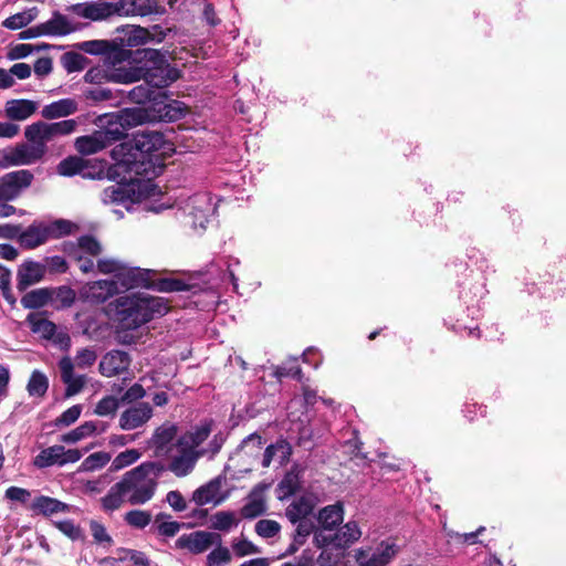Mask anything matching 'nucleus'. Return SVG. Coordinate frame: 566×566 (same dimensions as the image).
<instances>
[{
	"instance_id": "obj_1",
	"label": "nucleus",
	"mask_w": 566,
	"mask_h": 566,
	"mask_svg": "<svg viewBox=\"0 0 566 566\" xmlns=\"http://www.w3.org/2000/svg\"><path fill=\"white\" fill-rule=\"evenodd\" d=\"M164 143V136L157 132L137 135L133 140L116 145L111 156L114 164L107 169V177L117 184L105 188L101 193L104 205H117L127 211L138 200L134 181L138 176L147 175L156 163H151L153 154Z\"/></svg>"
},
{
	"instance_id": "obj_2",
	"label": "nucleus",
	"mask_w": 566,
	"mask_h": 566,
	"mask_svg": "<svg viewBox=\"0 0 566 566\" xmlns=\"http://www.w3.org/2000/svg\"><path fill=\"white\" fill-rule=\"evenodd\" d=\"M108 60L114 66L108 78L115 83L144 80L154 88H165L180 76L178 69L171 66L166 55L156 49L117 50L108 55Z\"/></svg>"
},
{
	"instance_id": "obj_3",
	"label": "nucleus",
	"mask_w": 566,
	"mask_h": 566,
	"mask_svg": "<svg viewBox=\"0 0 566 566\" xmlns=\"http://www.w3.org/2000/svg\"><path fill=\"white\" fill-rule=\"evenodd\" d=\"M164 470L165 467L160 462L146 461L125 472L102 499L103 509L115 511L124 503L130 505L148 503L155 496L158 479Z\"/></svg>"
},
{
	"instance_id": "obj_4",
	"label": "nucleus",
	"mask_w": 566,
	"mask_h": 566,
	"mask_svg": "<svg viewBox=\"0 0 566 566\" xmlns=\"http://www.w3.org/2000/svg\"><path fill=\"white\" fill-rule=\"evenodd\" d=\"M168 307L161 297L146 292L130 293L116 300V314L122 326L135 329L151 321L155 316L166 314Z\"/></svg>"
},
{
	"instance_id": "obj_5",
	"label": "nucleus",
	"mask_w": 566,
	"mask_h": 566,
	"mask_svg": "<svg viewBox=\"0 0 566 566\" xmlns=\"http://www.w3.org/2000/svg\"><path fill=\"white\" fill-rule=\"evenodd\" d=\"M211 433V427L208 423L200 424L190 431L180 434L177 440V454L171 457L168 470L177 478L189 475L197 461L205 457L199 447L208 439Z\"/></svg>"
},
{
	"instance_id": "obj_6",
	"label": "nucleus",
	"mask_w": 566,
	"mask_h": 566,
	"mask_svg": "<svg viewBox=\"0 0 566 566\" xmlns=\"http://www.w3.org/2000/svg\"><path fill=\"white\" fill-rule=\"evenodd\" d=\"M97 354L93 348H82L76 353L74 361L70 357H63L59 361L62 381L66 385V396L77 395L84 387L86 378L83 375H74V366L85 369L94 365Z\"/></svg>"
},
{
	"instance_id": "obj_7",
	"label": "nucleus",
	"mask_w": 566,
	"mask_h": 566,
	"mask_svg": "<svg viewBox=\"0 0 566 566\" xmlns=\"http://www.w3.org/2000/svg\"><path fill=\"white\" fill-rule=\"evenodd\" d=\"M76 128L74 119H64L56 123L38 122L29 125L24 130L25 138L36 146H42L46 153V144L59 136L72 134Z\"/></svg>"
},
{
	"instance_id": "obj_8",
	"label": "nucleus",
	"mask_w": 566,
	"mask_h": 566,
	"mask_svg": "<svg viewBox=\"0 0 566 566\" xmlns=\"http://www.w3.org/2000/svg\"><path fill=\"white\" fill-rule=\"evenodd\" d=\"M361 530L357 522L349 521L339 525L331 535H323L322 532H315L313 544L317 548L332 546L335 549L346 551L361 537Z\"/></svg>"
},
{
	"instance_id": "obj_9",
	"label": "nucleus",
	"mask_w": 566,
	"mask_h": 566,
	"mask_svg": "<svg viewBox=\"0 0 566 566\" xmlns=\"http://www.w3.org/2000/svg\"><path fill=\"white\" fill-rule=\"evenodd\" d=\"M125 133L122 127H108L103 130H96L91 135L77 137L75 148L82 155L96 154L113 143L124 138Z\"/></svg>"
},
{
	"instance_id": "obj_10",
	"label": "nucleus",
	"mask_w": 566,
	"mask_h": 566,
	"mask_svg": "<svg viewBox=\"0 0 566 566\" xmlns=\"http://www.w3.org/2000/svg\"><path fill=\"white\" fill-rule=\"evenodd\" d=\"M399 553V546L392 538L381 541L373 553L368 548L355 551L357 566H387Z\"/></svg>"
},
{
	"instance_id": "obj_11",
	"label": "nucleus",
	"mask_w": 566,
	"mask_h": 566,
	"mask_svg": "<svg viewBox=\"0 0 566 566\" xmlns=\"http://www.w3.org/2000/svg\"><path fill=\"white\" fill-rule=\"evenodd\" d=\"M178 431V426L170 421H165L154 430L147 446L154 451L155 457H171L174 449H177V440L180 437Z\"/></svg>"
},
{
	"instance_id": "obj_12",
	"label": "nucleus",
	"mask_w": 566,
	"mask_h": 566,
	"mask_svg": "<svg viewBox=\"0 0 566 566\" xmlns=\"http://www.w3.org/2000/svg\"><path fill=\"white\" fill-rule=\"evenodd\" d=\"M78 449H65L62 444H54L40 451L33 459V465L38 469H45L53 465L64 467L75 463L83 457Z\"/></svg>"
},
{
	"instance_id": "obj_13",
	"label": "nucleus",
	"mask_w": 566,
	"mask_h": 566,
	"mask_svg": "<svg viewBox=\"0 0 566 566\" xmlns=\"http://www.w3.org/2000/svg\"><path fill=\"white\" fill-rule=\"evenodd\" d=\"M102 253L101 243L91 235H83L77 240L76 245L70 248L69 254L76 262L83 273L94 270L93 258Z\"/></svg>"
},
{
	"instance_id": "obj_14",
	"label": "nucleus",
	"mask_w": 566,
	"mask_h": 566,
	"mask_svg": "<svg viewBox=\"0 0 566 566\" xmlns=\"http://www.w3.org/2000/svg\"><path fill=\"white\" fill-rule=\"evenodd\" d=\"M214 209L212 198L207 192H200L189 197L182 206L184 212L192 219V227L201 229H205Z\"/></svg>"
},
{
	"instance_id": "obj_15",
	"label": "nucleus",
	"mask_w": 566,
	"mask_h": 566,
	"mask_svg": "<svg viewBox=\"0 0 566 566\" xmlns=\"http://www.w3.org/2000/svg\"><path fill=\"white\" fill-rule=\"evenodd\" d=\"M222 543L221 536L217 533L196 531L180 535L175 542L177 549H184L191 554L199 555L207 552L214 544Z\"/></svg>"
},
{
	"instance_id": "obj_16",
	"label": "nucleus",
	"mask_w": 566,
	"mask_h": 566,
	"mask_svg": "<svg viewBox=\"0 0 566 566\" xmlns=\"http://www.w3.org/2000/svg\"><path fill=\"white\" fill-rule=\"evenodd\" d=\"M33 180L30 170H17L4 175L0 179V200L15 199L22 189L29 187Z\"/></svg>"
},
{
	"instance_id": "obj_17",
	"label": "nucleus",
	"mask_w": 566,
	"mask_h": 566,
	"mask_svg": "<svg viewBox=\"0 0 566 566\" xmlns=\"http://www.w3.org/2000/svg\"><path fill=\"white\" fill-rule=\"evenodd\" d=\"M154 410L148 402H137L126 408L119 416L118 426L130 431L145 426L153 417Z\"/></svg>"
},
{
	"instance_id": "obj_18",
	"label": "nucleus",
	"mask_w": 566,
	"mask_h": 566,
	"mask_svg": "<svg viewBox=\"0 0 566 566\" xmlns=\"http://www.w3.org/2000/svg\"><path fill=\"white\" fill-rule=\"evenodd\" d=\"M71 11L84 19L93 21L105 20L114 14H119V7L114 3L88 1L83 3H76L71 7Z\"/></svg>"
},
{
	"instance_id": "obj_19",
	"label": "nucleus",
	"mask_w": 566,
	"mask_h": 566,
	"mask_svg": "<svg viewBox=\"0 0 566 566\" xmlns=\"http://www.w3.org/2000/svg\"><path fill=\"white\" fill-rule=\"evenodd\" d=\"M318 526L315 532L331 535L344 521V505L340 502L324 506L317 514Z\"/></svg>"
},
{
	"instance_id": "obj_20",
	"label": "nucleus",
	"mask_w": 566,
	"mask_h": 566,
	"mask_svg": "<svg viewBox=\"0 0 566 566\" xmlns=\"http://www.w3.org/2000/svg\"><path fill=\"white\" fill-rule=\"evenodd\" d=\"M130 357L123 350L107 353L99 363V373L105 377H114L128 369Z\"/></svg>"
},
{
	"instance_id": "obj_21",
	"label": "nucleus",
	"mask_w": 566,
	"mask_h": 566,
	"mask_svg": "<svg viewBox=\"0 0 566 566\" xmlns=\"http://www.w3.org/2000/svg\"><path fill=\"white\" fill-rule=\"evenodd\" d=\"M114 280L117 281V286L119 290H129L148 285L149 273L146 270L128 266L124 263Z\"/></svg>"
},
{
	"instance_id": "obj_22",
	"label": "nucleus",
	"mask_w": 566,
	"mask_h": 566,
	"mask_svg": "<svg viewBox=\"0 0 566 566\" xmlns=\"http://www.w3.org/2000/svg\"><path fill=\"white\" fill-rule=\"evenodd\" d=\"M42 146L36 144H21L10 150L7 159L12 165H31L44 156Z\"/></svg>"
},
{
	"instance_id": "obj_23",
	"label": "nucleus",
	"mask_w": 566,
	"mask_h": 566,
	"mask_svg": "<svg viewBox=\"0 0 566 566\" xmlns=\"http://www.w3.org/2000/svg\"><path fill=\"white\" fill-rule=\"evenodd\" d=\"M50 238L45 222H33L25 230L20 229L19 242L27 249H34Z\"/></svg>"
},
{
	"instance_id": "obj_24",
	"label": "nucleus",
	"mask_w": 566,
	"mask_h": 566,
	"mask_svg": "<svg viewBox=\"0 0 566 566\" xmlns=\"http://www.w3.org/2000/svg\"><path fill=\"white\" fill-rule=\"evenodd\" d=\"M118 292L119 287L117 286V281L114 279L98 280L87 285L86 297L92 302L103 303Z\"/></svg>"
},
{
	"instance_id": "obj_25",
	"label": "nucleus",
	"mask_w": 566,
	"mask_h": 566,
	"mask_svg": "<svg viewBox=\"0 0 566 566\" xmlns=\"http://www.w3.org/2000/svg\"><path fill=\"white\" fill-rule=\"evenodd\" d=\"M44 266L38 262H24L18 271V289L25 290L30 285L40 282L44 275Z\"/></svg>"
},
{
	"instance_id": "obj_26",
	"label": "nucleus",
	"mask_w": 566,
	"mask_h": 566,
	"mask_svg": "<svg viewBox=\"0 0 566 566\" xmlns=\"http://www.w3.org/2000/svg\"><path fill=\"white\" fill-rule=\"evenodd\" d=\"M314 506L315 503L313 499L311 496L303 495L289 504L285 510V515L292 524H295L303 518H310L308 516L312 514Z\"/></svg>"
},
{
	"instance_id": "obj_27",
	"label": "nucleus",
	"mask_w": 566,
	"mask_h": 566,
	"mask_svg": "<svg viewBox=\"0 0 566 566\" xmlns=\"http://www.w3.org/2000/svg\"><path fill=\"white\" fill-rule=\"evenodd\" d=\"M221 489V482L219 479L211 480L207 484L198 488L192 493V501L199 505H206L209 503L219 504L221 499L219 496Z\"/></svg>"
},
{
	"instance_id": "obj_28",
	"label": "nucleus",
	"mask_w": 566,
	"mask_h": 566,
	"mask_svg": "<svg viewBox=\"0 0 566 566\" xmlns=\"http://www.w3.org/2000/svg\"><path fill=\"white\" fill-rule=\"evenodd\" d=\"M38 108V104L29 99H11L6 104V115L12 120H25Z\"/></svg>"
},
{
	"instance_id": "obj_29",
	"label": "nucleus",
	"mask_w": 566,
	"mask_h": 566,
	"mask_svg": "<svg viewBox=\"0 0 566 566\" xmlns=\"http://www.w3.org/2000/svg\"><path fill=\"white\" fill-rule=\"evenodd\" d=\"M77 111V103L72 98H62L45 105L42 111V117L55 119L74 114Z\"/></svg>"
},
{
	"instance_id": "obj_30",
	"label": "nucleus",
	"mask_w": 566,
	"mask_h": 566,
	"mask_svg": "<svg viewBox=\"0 0 566 566\" xmlns=\"http://www.w3.org/2000/svg\"><path fill=\"white\" fill-rule=\"evenodd\" d=\"M295 531L293 533V541L287 548V554L296 553L303 546L311 534L314 535L316 531L315 523L311 518H303L294 524Z\"/></svg>"
},
{
	"instance_id": "obj_31",
	"label": "nucleus",
	"mask_w": 566,
	"mask_h": 566,
	"mask_svg": "<svg viewBox=\"0 0 566 566\" xmlns=\"http://www.w3.org/2000/svg\"><path fill=\"white\" fill-rule=\"evenodd\" d=\"M31 509L43 515H53L67 511V504L45 495H41L34 499Z\"/></svg>"
},
{
	"instance_id": "obj_32",
	"label": "nucleus",
	"mask_w": 566,
	"mask_h": 566,
	"mask_svg": "<svg viewBox=\"0 0 566 566\" xmlns=\"http://www.w3.org/2000/svg\"><path fill=\"white\" fill-rule=\"evenodd\" d=\"M53 291L48 289L33 290L21 298V304L24 308H40L49 304L52 300Z\"/></svg>"
},
{
	"instance_id": "obj_33",
	"label": "nucleus",
	"mask_w": 566,
	"mask_h": 566,
	"mask_svg": "<svg viewBox=\"0 0 566 566\" xmlns=\"http://www.w3.org/2000/svg\"><path fill=\"white\" fill-rule=\"evenodd\" d=\"M39 10L33 7L25 11L10 15L2 22V27L9 30H19L27 27L33 20L36 19Z\"/></svg>"
},
{
	"instance_id": "obj_34",
	"label": "nucleus",
	"mask_w": 566,
	"mask_h": 566,
	"mask_svg": "<svg viewBox=\"0 0 566 566\" xmlns=\"http://www.w3.org/2000/svg\"><path fill=\"white\" fill-rule=\"evenodd\" d=\"M96 431V423L94 421H85L81 426L64 433L60 437V441L63 443H76L83 439L93 436Z\"/></svg>"
},
{
	"instance_id": "obj_35",
	"label": "nucleus",
	"mask_w": 566,
	"mask_h": 566,
	"mask_svg": "<svg viewBox=\"0 0 566 566\" xmlns=\"http://www.w3.org/2000/svg\"><path fill=\"white\" fill-rule=\"evenodd\" d=\"M291 454V448L289 443L284 440H280L275 442L274 444H270L266 447L263 459H262V467L268 468L270 467L273 458L277 455L280 458V462H284L289 455Z\"/></svg>"
},
{
	"instance_id": "obj_36",
	"label": "nucleus",
	"mask_w": 566,
	"mask_h": 566,
	"mask_svg": "<svg viewBox=\"0 0 566 566\" xmlns=\"http://www.w3.org/2000/svg\"><path fill=\"white\" fill-rule=\"evenodd\" d=\"M41 28L43 35H64L71 31L67 20L59 13H55L49 21L41 23Z\"/></svg>"
},
{
	"instance_id": "obj_37",
	"label": "nucleus",
	"mask_w": 566,
	"mask_h": 566,
	"mask_svg": "<svg viewBox=\"0 0 566 566\" xmlns=\"http://www.w3.org/2000/svg\"><path fill=\"white\" fill-rule=\"evenodd\" d=\"M86 168V163L83 159L70 156L60 161L57 165V174L64 177H72L75 175H83Z\"/></svg>"
},
{
	"instance_id": "obj_38",
	"label": "nucleus",
	"mask_w": 566,
	"mask_h": 566,
	"mask_svg": "<svg viewBox=\"0 0 566 566\" xmlns=\"http://www.w3.org/2000/svg\"><path fill=\"white\" fill-rule=\"evenodd\" d=\"M112 459L111 453L98 451L85 458L78 467V472H92L104 468Z\"/></svg>"
},
{
	"instance_id": "obj_39",
	"label": "nucleus",
	"mask_w": 566,
	"mask_h": 566,
	"mask_svg": "<svg viewBox=\"0 0 566 566\" xmlns=\"http://www.w3.org/2000/svg\"><path fill=\"white\" fill-rule=\"evenodd\" d=\"M49 388L48 377L39 371L34 370L29 379L27 389L31 397H43Z\"/></svg>"
},
{
	"instance_id": "obj_40",
	"label": "nucleus",
	"mask_w": 566,
	"mask_h": 566,
	"mask_svg": "<svg viewBox=\"0 0 566 566\" xmlns=\"http://www.w3.org/2000/svg\"><path fill=\"white\" fill-rule=\"evenodd\" d=\"M142 457V452L137 449H127L118 453L111 463L109 470L119 471L137 462Z\"/></svg>"
},
{
	"instance_id": "obj_41",
	"label": "nucleus",
	"mask_w": 566,
	"mask_h": 566,
	"mask_svg": "<svg viewBox=\"0 0 566 566\" xmlns=\"http://www.w3.org/2000/svg\"><path fill=\"white\" fill-rule=\"evenodd\" d=\"M124 521L132 527L143 530L151 522V514L148 511L132 510L124 515Z\"/></svg>"
},
{
	"instance_id": "obj_42",
	"label": "nucleus",
	"mask_w": 566,
	"mask_h": 566,
	"mask_svg": "<svg viewBox=\"0 0 566 566\" xmlns=\"http://www.w3.org/2000/svg\"><path fill=\"white\" fill-rule=\"evenodd\" d=\"M150 32L142 27H132L126 33L125 43L128 46H139L151 41Z\"/></svg>"
},
{
	"instance_id": "obj_43",
	"label": "nucleus",
	"mask_w": 566,
	"mask_h": 566,
	"mask_svg": "<svg viewBox=\"0 0 566 566\" xmlns=\"http://www.w3.org/2000/svg\"><path fill=\"white\" fill-rule=\"evenodd\" d=\"M120 403L119 398L112 395L105 396L96 403L94 412L101 417L114 416Z\"/></svg>"
},
{
	"instance_id": "obj_44",
	"label": "nucleus",
	"mask_w": 566,
	"mask_h": 566,
	"mask_svg": "<svg viewBox=\"0 0 566 566\" xmlns=\"http://www.w3.org/2000/svg\"><path fill=\"white\" fill-rule=\"evenodd\" d=\"M157 93L151 88L150 84H140L135 86L128 94L129 99L136 104H145L156 98Z\"/></svg>"
},
{
	"instance_id": "obj_45",
	"label": "nucleus",
	"mask_w": 566,
	"mask_h": 566,
	"mask_svg": "<svg viewBox=\"0 0 566 566\" xmlns=\"http://www.w3.org/2000/svg\"><path fill=\"white\" fill-rule=\"evenodd\" d=\"M235 525V515L232 512H217L211 517V527L217 531L227 532Z\"/></svg>"
},
{
	"instance_id": "obj_46",
	"label": "nucleus",
	"mask_w": 566,
	"mask_h": 566,
	"mask_svg": "<svg viewBox=\"0 0 566 566\" xmlns=\"http://www.w3.org/2000/svg\"><path fill=\"white\" fill-rule=\"evenodd\" d=\"M212 549L207 556V566H221L231 560V553L228 547L220 544H214Z\"/></svg>"
},
{
	"instance_id": "obj_47",
	"label": "nucleus",
	"mask_w": 566,
	"mask_h": 566,
	"mask_svg": "<svg viewBox=\"0 0 566 566\" xmlns=\"http://www.w3.org/2000/svg\"><path fill=\"white\" fill-rule=\"evenodd\" d=\"M62 63L67 72H78L86 66V57L76 52H67L63 54Z\"/></svg>"
},
{
	"instance_id": "obj_48",
	"label": "nucleus",
	"mask_w": 566,
	"mask_h": 566,
	"mask_svg": "<svg viewBox=\"0 0 566 566\" xmlns=\"http://www.w3.org/2000/svg\"><path fill=\"white\" fill-rule=\"evenodd\" d=\"M154 1L153 0H130L129 8L126 10V14L145 17L153 12Z\"/></svg>"
},
{
	"instance_id": "obj_49",
	"label": "nucleus",
	"mask_w": 566,
	"mask_h": 566,
	"mask_svg": "<svg viewBox=\"0 0 566 566\" xmlns=\"http://www.w3.org/2000/svg\"><path fill=\"white\" fill-rule=\"evenodd\" d=\"M300 485L298 476L294 473H287L279 484L280 497L294 494Z\"/></svg>"
},
{
	"instance_id": "obj_50",
	"label": "nucleus",
	"mask_w": 566,
	"mask_h": 566,
	"mask_svg": "<svg viewBox=\"0 0 566 566\" xmlns=\"http://www.w3.org/2000/svg\"><path fill=\"white\" fill-rule=\"evenodd\" d=\"M280 524L273 520H260L255 524V532L264 538H271L280 532Z\"/></svg>"
},
{
	"instance_id": "obj_51",
	"label": "nucleus",
	"mask_w": 566,
	"mask_h": 566,
	"mask_svg": "<svg viewBox=\"0 0 566 566\" xmlns=\"http://www.w3.org/2000/svg\"><path fill=\"white\" fill-rule=\"evenodd\" d=\"M265 511V503L261 497H252L243 507L242 515L245 518H254Z\"/></svg>"
},
{
	"instance_id": "obj_52",
	"label": "nucleus",
	"mask_w": 566,
	"mask_h": 566,
	"mask_svg": "<svg viewBox=\"0 0 566 566\" xmlns=\"http://www.w3.org/2000/svg\"><path fill=\"white\" fill-rule=\"evenodd\" d=\"M273 374L279 379L283 377H292L298 379L301 377V368L296 364V360L293 359L281 366H276Z\"/></svg>"
},
{
	"instance_id": "obj_53",
	"label": "nucleus",
	"mask_w": 566,
	"mask_h": 566,
	"mask_svg": "<svg viewBox=\"0 0 566 566\" xmlns=\"http://www.w3.org/2000/svg\"><path fill=\"white\" fill-rule=\"evenodd\" d=\"M92 536L94 541L101 545L111 546L113 543L112 537L107 533L104 525L98 522L92 521L90 524Z\"/></svg>"
},
{
	"instance_id": "obj_54",
	"label": "nucleus",
	"mask_w": 566,
	"mask_h": 566,
	"mask_svg": "<svg viewBox=\"0 0 566 566\" xmlns=\"http://www.w3.org/2000/svg\"><path fill=\"white\" fill-rule=\"evenodd\" d=\"M77 48L85 53L97 55L106 52L108 42L104 40L84 41L78 43Z\"/></svg>"
},
{
	"instance_id": "obj_55",
	"label": "nucleus",
	"mask_w": 566,
	"mask_h": 566,
	"mask_svg": "<svg viewBox=\"0 0 566 566\" xmlns=\"http://www.w3.org/2000/svg\"><path fill=\"white\" fill-rule=\"evenodd\" d=\"M146 396V390L140 384L130 386L124 395L119 398L122 403H137Z\"/></svg>"
},
{
	"instance_id": "obj_56",
	"label": "nucleus",
	"mask_w": 566,
	"mask_h": 566,
	"mask_svg": "<svg viewBox=\"0 0 566 566\" xmlns=\"http://www.w3.org/2000/svg\"><path fill=\"white\" fill-rule=\"evenodd\" d=\"M82 407L80 405H74L63 411L61 416L56 419V426H71L81 416Z\"/></svg>"
},
{
	"instance_id": "obj_57",
	"label": "nucleus",
	"mask_w": 566,
	"mask_h": 566,
	"mask_svg": "<svg viewBox=\"0 0 566 566\" xmlns=\"http://www.w3.org/2000/svg\"><path fill=\"white\" fill-rule=\"evenodd\" d=\"M50 238H57L67 234L73 229V224L66 220H56L51 223H46Z\"/></svg>"
},
{
	"instance_id": "obj_58",
	"label": "nucleus",
	"mask_w": 566,
	"mask_h": 566,
	"mask_svg": "<svg viewBox=\"0 0 566 566\" xmlns=\"http://www.w3.org/2000/svg\"><path fill=\"white\" fill-rule=\"evenodd\" d=\"M124 263L115 259H99L97 261V269L105 274H113L115 279Z\"/></svg>"
},
{
	"instance_id": "obj_59",
	"label": "nucleus",
	"mask_w": 566,
	"mask_h": 566,
	"mask_svg": "<svg viewBox=\"0 0 566 566\" xmlns=\"http://www.w3.org/2000/svg\"><path fill=\"white\" fill-rule=\"evenodd\" d=\"M10 277L11 272L6 266L0 264V289L2 291L3 297L10 303H14V298L12 297L10 291Z\"/></svg>"
},
{
	"instance_id": "obj_60",
	"label": "nucleus",
	"mask_w": 566,
	"mask_h": 566,
	"mask_svg": "<svg viewBox=\"0 0 566 566\" xmlns=\"http://www.w3.org/2000/svg\"><path fill=\"white\" fill-rule=\"evenodd\" d=\"M166 502L175 512H184L187 509V502L179 491H169Z\"/></svg>"
},
{
	"instance_id": "obj_61",
	"label": "nucleus",
	"mask_w": 566,
	"mask_h": 566,
	"mask_svg": "<svg viewBox=\"0 0 566 566\" xmlns=\"http://www.w3.org/2000/svg\"><path fill=\"white\" fill-rule=\"evenodd\" d=\"M30 496V491L23 488L10 486L6 490V497L10 501H15L24 504L29 501Z\"/></svg>"
},
{
	"instance_id": "obj_62",
	"label": "nucleus",
	"mask_w": 566,
	"mask_h": 566,
	"mask_svg": "<svg viewBox=\"0 0 566 566\" xmlns=\"http://www.w3.org/2000/svg\"><path fill=\"white\" fill-rule=\"evenodd\" d=\"M119 559L122 560H130L136 566H142L143 564L148 563L146 555L142 552L134 549H122L119 551Z\"/></svg>"
},
{
	"instance_id": "obj_63",
	"label": "nucleus",
	"mask_w": 566,
	"mask_h": 566,
	"mask_svg": "<svg viewBox=\"0 0 566 566\" xmlns=\"http://www.w3.org/2000/svg\"><path fill=\"white\" fill-rule=\"evenodd\" d=\"M33 51H34V46L31 44H24V43L15 44L10 49V51L8 53V57L10 60L24 59V57L29 56L31 53H33Z\"/></svg>"
},
{
	"instance_id": "obj_64",
	"label": "nucleus",
	"mask_w": 566,
	"mask_h": 566,
	"mask_svg": "<svg viewBox=\"0 0 566 566\" xmlns=\"http://www.w3.org/2000/svg\"><path fill=\"white\" fill-rule=\"evenodd\" d=\"M321 549L322 552L316 558L318 566H336L339 563L340 556L335 555L332 551L326 549V547Z\"/></svg>"
}]
</instances>
